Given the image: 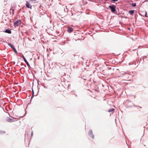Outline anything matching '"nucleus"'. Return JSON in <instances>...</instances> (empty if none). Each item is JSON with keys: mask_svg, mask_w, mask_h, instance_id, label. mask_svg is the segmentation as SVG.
Returning a JSON list of instances; mask_svg holds the SVG:
<instances>
[{"mask_svg": "<svg viewBox=\"0 0 148 148\" xmlns=\"http://www.w3.org/2000/svg\"><path fill=\"white\" fill-rule=\"evenodd\" d=\"M109 7L111 9L112 12H114L116 11L115 7L114 6H109Z\"/></svg>", "mask_w": 148, "mask_h": 148, "instance_id": "2", "label": "nucleus"}, {"mask_svg": "<svg viewBox=\"0 0 148 148\" xmlns=\"http://www.w3.org/2000/svg\"><path fill=\"white\" fill-rule=\"evenodd\" d=\"M25 5L26 6L27 8H30V9H32V6L31 5L30 3L28 1H26V3L25 4Z\"/></svg>", "mask_w": 148, "mask_h": 148, "instance_id": "1", "label": "nucleus"}, {"mask_svg": "<svg viewBox=\"0 0 148 148\" xmlns=\"http://www.w3.org/2000/svg\"><path fill=\"white\" fill-rule=\"evenodd\" d=\"M6 33H8V34H11V32L10 30L8 29H7L5 30V32Z\"/></svg>", "mask_w": 148, "mask_h": 148, "instance_id": "6", "label": "nucleus"}, {"mask_svg": "<svg viewBox=\"0 0 148 148\" xmlns=\"http://www.w3.org/2000/svg\"><path fill=\"white\" fill-rule=\"evenodd\" d=\"M20 21L19 20H17L16 22H14V25L15 27L18 26L20 23Z\"/></svg>", "mask_w": 148, "mask_h": 148, "instance_id": "3", "label": "nucleus"}, {"mask_svg": "<svg viewBox=\"0 0 148 148\" xmlns=\"http://www.w3.org/2000/svg\"><path fill=\"white\" fill-rule=\"evenodd\" d=\"M118 0H112V1H118Z\"/></svg>", "mask_w": 148, "mask_h": 148, "instance_id": "14", "label": "nucleus"}, {"mask_svg": "<svg viewBox=\"0 0 148 148\" xmlns=\"http://www.w3.org/2000/svg\"><path fill=\"white\" fill-rule=\"evenodd\" d=\"M30 1H36V0H29Z\"/></svg>", "mask_w": 148, "mask_h": 148, "instance_id": "13", "label": "nucleus"}, {"mask_svg": "<svg viewBox=\"0 0 148 148\" xmlns=\"http://www.w3.org/2000/svg\"><path fill=\"white\" fill-rule=\"evenodd\" d=\"M114 108H110V109L108 110V112H113L114 111Z\"/></svg>", "mask_w": 148, "mask_h": 148, "instance_id": "8", "label": "nucleus"}, {"mask_svg": "<svg viewBox=\"0 0 148 148\" xmlns=\"http://www.w3.org/2000/svg\"><path fill=\"white\" fill-rule=\"evenodd\" d=\"M8 45L11 47L12 49L13 48H14L13 45L10 43H9L8 44Z\"/></svg>", "mask_w": 148, "mask_h": 148, "instance_id": "9", "label": "nucleus"}, {"mask_svg": "<svg viewBox=\"0 0 148 148\" xmlns=\"http://www.w3.org/2000/svg\"><path fill=\"white\" fill-rule=\"evenodd\" d=\"M8 121L9 122H11L13 121L12 119H10L8 120Z\"/></svg>", "mask_w": 148, "mask_h": 148, "instance_id": "12", "label": "nucleus"}, {"mask_svg": "<svg viewBox=\"0 0 148 148\" xmlns=\"http://www.w3.org/2000/svg\"><path fill=\"white\" fill-rule=\"evenodd\" d=\"M13 49L14 51L16 53H17V51H16V49H15V48L14 47V48H13Z\"/></svg>", "mask_w": 148, "mask_h": 148, "instance_id": "10", "label": "nucleus"}, {"mask_svg": "<svg viewBox=\"0 0 148 148\" xmlns=\"http://www.w3.org/2000/svg\"><path fill=\"white\" fill-rule=\"evenodd\" d=\"M90 133H92V132L91 131H90Z\"/></svg>", "mask_w": 148, "mask_h": 148, "instance_id": "15", "label": "nucleus"}, {"mask_svg": "<svg viewBox=\"0 0 148 148\" xmlns=\"http://www.w3.org/2000/svg\"><path fill=\"white\" fill-rule=\"evenodd\" d=\"M22 57H23V59L24 60L25 62L27 64V66L29 67H30V65H29V63L27 62V61L26 60L24 56L23 55L22 56Z\"/></svg>", "mask_w": 148, "mask_h": 148, "instance_id": "4", "label": "nucleus"}, {"mask_svg": "<svg viewBox=\"0 0 148 148\" xmlns=\"http://www.w3.org/2000/svg\"><path fill=\"white\" fill-rule=\"evenodd\" d=\"M129 13L130 14L132 15L134 13V10H131L129 11Z\"/></svg>", "mask_w": 148, "mask_h": 148, "instance_id": "7", "label": "nucleus"}, {"mask_svg": "<svg viewBox=\"0 0 148 148\" xmlns=\"http://www.w3.org/2000/svg\"><path fill=\"white\" fill-rule=\"evenodd\" d=\"M67 31L69 33H71L73 31V29L72 28L69 27L68 28Z\"/></svg>", "mask_w": 148, "mask_h": 148, "instance_id": "5", "label": "nucleus"}, {"mask_svg": "<svg viewBox=\"0 0 148 148\" xmlns=\"http://www.w3.org/2000/svg\"><path fill=\"white\" fill-rule=\"evenodd\" d=\"M132 5L133 7H135L136 6V5L135 3H132Z\"/></svg>", "mask_w": 148, "mask_h": 148, "instance_id": "11", "label": "nucleus"}]
</instances>
